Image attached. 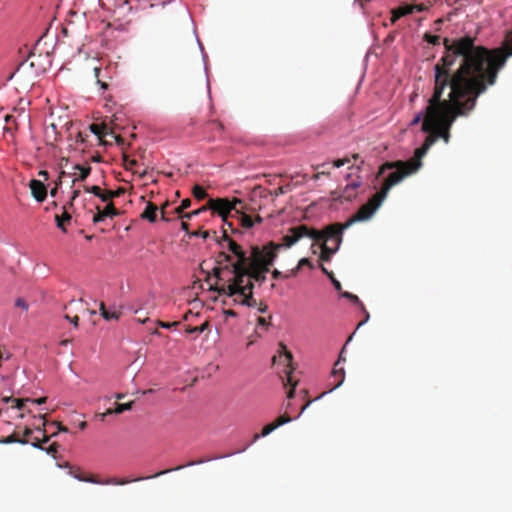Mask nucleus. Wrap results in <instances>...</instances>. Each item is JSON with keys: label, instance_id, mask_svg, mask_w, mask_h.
Masks as SVG:
<instances>
[{"label": "nucleus", "instance_id": "412c9836", "mask_svg": "<svg viewBox=\"0 0 512 512\" xmlns=\"http://www.w3.org/2000/svg\"><path fill=\"white\" fill-rule=\"evenodd\" d=\"M134 402L133 401H130L128 403H116V407L114 409H107L106 412L103 414V417L106 416V415H110V414H113V413H116V414H121L125 411H128L132 408Z\"/></svg>", "mask_w": 512, "mask_h": 512}, {"label": "nucleus", "instance_id": "473e14b6", "mask_svg": "<svg viewBox=\"0 0 512 512\" xmlns=\"http://www.w3.org/2000/svg\"><path fill=\"white\" fill-rule=\"evenodd\" d=\"M425 115H426V110L425 111H422V112H419L417 113L414 118L412 119L411 121V125L414 126V125H417L418 123L424 121V118H425Z\"/></svg>", "mask_w": 512, "mask_h": 512}, {"label": "nucleus", "instance_id": "7c9ffc66", "mask_svg": "<svg viewBox=\"0 0 512 512\" xmlns=\"http://www.w3.org/2000/svg\"><path fill=\"white\" fill-rule=\"evenodd\" d=\"M424 39H425L428 43H430V44L438 45V44H440V39H441V38H440V36H438V35H431V34L426 33V34L424 35Z\"/></svg>", "mask_w": 512, "mask_h": 512}, {"label": "nucleus", "instance_id": "4be33fe9", "mask_svg": "<svg viewBox=\"0 0 512 512\" xmlns=\"http://www.w3.org/2000/svg\"><path fill=\"white\" fill-rule=\"evenodd\" d=\"M123 193H124V189L123 188H119V189L114 190V191L113 190H106V191H104V196L102 197V201L103 202L111 201L112 199L119 197Z\"/></svg>", "mask_w": 512, "mask_h": 512}, {"label": "nucleus", "instance_id": "1a4fd4ad", "mask_svg": "<svg viewBox=\"0 0 512 512\" xmlns=\"http://www.w3.org/2000/svg\"><path fill=\"white\" fill-rule=\"evenodd\" d=\"M73 477L81 482H88L92 484H100V485H125L131 482V480L120 479L116 477H111L107 479H100L98 476L93 474H84L82 472H76L72 474Z\"/></svg>", "mask_w": 512, "mask_h": 512}, {"label": "nucleus", "instance_id": "20e7f679", "mask_svg": "<svg viewBox=\"0 0 512 512\" xmlns=\"http://www.w3.org/2000/svg\"><path fill=\"white\" fill-rule=\"evenodd\" d=\"M384 198L375 193L367 203L363 204L358 211L349 218L345 223H334L327 226V236H337L338 242H342V235L345 229L349 228L356 222L366 221L370 219L376 210L380 207Z\"/></svg>", "mask_w": 512, "mask_h": 512}, {"label": "nucleus", "instance_id": "49530a36", "mask_svg": "<svg viewBox=\"0 0 512 512\" xmlns=\"http://www.w3.org/2000/svg\"><path fill=\"white\" fill-rule=\"evenodd\" d=\"M222 270H223V269H222L221 267H215V268L213 269V273H214V276L217 278V281H220V280H221L220 274H221ZM217 283H218V282H216V284H217Z\"/></svg>", "mask_w": 512, "mask_h": 512}, {"label": "nucleus", "instance_id": "4d7b16f0", "mask_svg": "<svg viewBox=\"0 0 512 512\" xmlns=\"http://www.w3.org/2000/svg\"><path fill=\"white\" fill-rule=\"evenodd\" d=\"M223 313H224V315L226 317H236L237 316V313L234 310H231V309L224 310Z\"/></svg>", "mask_w": 512, "mask_h": 512}, {"label": "nucleus", "instance_id": "a19ab883", "mask_svg": "<svg viewBox=\"0 0 512 512\" xmlns=\"http://www.w3.org/2000/svg\"><path fill=\"white\" fill-rule=\"evenodd\" d=\"M410 5H411V8H413V12H415V11L422 12L427 9V6L424 4H410Z\"/></svg>", "mask_w": 512, "mask_h": 512}, {"label": "nucleus", "instance_id": "5fc2aeb1", "mask_svg": "<svg viewBox=\"0 0 512 512\" xmlns=\"http://www.w3.org/2000/svg\"><path fill=\"white\" fill-rule=\"evenodd\" d=\"M47 400V397H40L38 399H30L29 402H33V403H36V404H44Z\"/></svg>", "mask_w": 512, "mask_h": 512}, {"label": "nucleus", "instance_id": "de8ad7c7", "mask_svg": "<svg viewBox=\"0 0 512 512\" xmlns=\"http://www.w3.org/2000/svg\"><path fill=\"white\" fill-rule=\"evenodd\" d=\"M38 176L43 178L44 181H47L49 179V173L47 170H40L38 172Z\"/></svg>", "mask_w": 512, "mask_h": 512}, {"label": "nucleus", "instance_id": "b1692460", "mask_svg": "<svg viewBox=\"0 0 512 512\" xmlns=\"http://www.w3.org/2000/svg\"><path fill=\"white\" fill-rule=\"evenodd\" d=\"M208 328H209V322L205 321L203 324H201L199 326H194V327L188 326L186 328V333H188V334L203 333Z\"/></svg>", "mask_w": 512, "mask_h": 512}, {"label": "nucleus", "instance_id": "37998d69", "mask_svg": "<svg viewBox=\"0 0 512 512\" xmlns=\"http://www.w3.org/2000/svg\"><path fill=\"white\" fill-rule=\"evenodd\" d=\"M342 295H343V297L348 298V299H350L351 301H353L355 303L359 302V298L356 295H354V294H351L349 292H345Z\"/></svg>", "mask_w": 512, "mask_h": 512}, {"label": "nucleus", "instance_id": "a18cd8bd", "mask_svg": "<svg viewBox=\"0 0 512 512\" xmlns=\"http://www.w3.org/2000/svg\"><path fill=\"white\" fill-rule=\"evenodd\" d=\"M330 176V172L329 171H326V170H322L320 172H317L316 174L313 175V179L314 180H318L320 178V176Z\"/></svg>", "mask_w": 512, "mask_h": 512}, {"label": "nucleus", "instance_id": "a211bd4d", "mask_svg": "<svg viewBox=\"0 0 512 512\" xmlns=\"http://www.w3.org/2000/svg\"><path fill=\"white\" fill-rule=\"evenodd\" d=\"M62 215H55V220L57 227L60 228L63 232H66V224H69L71 221V214L66 210V206H63Z\"/></svg>", "mask_w": 512, "mask_h": 512}, {"label": "nucleus", "instance_id": "a878e982", "mask_svg": "<svg viewBox=\"0 0 512 512\" xmlns=\"http://www.w3.org/2000/svg\"><path fill=\"white\" fill-rule=\"evenodd\" d=\"M192 193L197 200H203L207 197L205 189L200 185H195L192 189Z\"/></svg>", "mask_w": 512, "mask_h": 512}, {"label": "nucleus", "instance_id": "6ab92c4d", "mask_svg": "<svg viewBox=\"0 0 512 512\" xmlns=\"http://www.w3.org/2000/svg\"><path fill=\"white\" fill-rule=\"evenodd\" d=\"M90 130L92 133H94L100 139H102L103 137H105L108 134H112V132L110 131V129L106 123H101V124L93 123L90 125Z\"/></svg>", "mask_w": 512, "mask_h": 512}, {"label": "nucleus", "instance_id": "c9c22d12", "mask_svg": "<svg viewBox=\"0 0 512 512\" xmlns=\"http://www.w3.org/2000/svg\"><path fill=\"white\" fill-rule=\"evenodd\" d=\"M124 166L126 169H133V167L137 166V161L134 159H129L128 156H123Z\"/></svg>", "mask_w": 512, "mask_h": 512}, {"label": "nucleus", "instance_id": "dca6fc26", "mask_svg": "<svg viewBox=\"0 0 512 512\" xmlns=\"http://www.w3.org/2000/svg\"><path fill=\"white\" fill-rule=\"evenodd\" d=\"M158 207L152 202H148L145 210L141 214V218L153 223L156 221Z\"/></svg>", "mask_w": 512, "mask_h": 512}, {"label": "nucleus", "instance_id": "f03ea898", "mask_svg": "<svg viewBox=\"0 0 512 512\" xmlns=\"http://www.w3.org/2000/svg\"><path fill=\"white\" fill-rule=\"evenodd\" d=\"M307 231L305 227L289 228L288 233L282 237V242L270 241L262 247L253 245L249 255L241 245L225 235L224 238L228 241V250L237 260L231 264L233 277L222 285L216 286L215 290L220 295L232 297L235 304L256 307L257 300L253 296V281L260 284L265 282L266 273L270 271L279 250L291 248L307 234Z\"/></svg>", "mask_w": 512, "mask_h": 512}, {"label": "nucleus", "instance_id": "e2e57ef3", "mask_svg": "<svg viewBox=\"0 0 512 512\" xmlns=\"http://www.w3.org/2000/svg\"><path fill=\"white\" fill-rule=\"evenodd\" d=\"M204 462H205V460L200 459V460H197V461H191L186 466H193V465H197V464H202Z\"/></svg>", "mask_w": 512, "mask_h": 512}, {"label": "nucleus", "instance_id": "0e129e2a", "mask_svg": "<svg viewBox=\"0 0 512 512\" xmlns=\"http://www.w3.org/2000/svg\"><path fill=\"white\" fill-rule=\"evenodd\" d=\"M32 434V430L30 428H25L24 430V438L23 439H27V437H29L30 435Z\"/></svg>", "mask_w": 512, "mask_h": 512}, {"label": "nucleus", "instance_id": "2f4dec72", "mask_svg": "<svg viewBox=\"0 0 512 512\" xmlns=\"http://www.w3.org/2000/svg\"><path fill=\"white\" fill-rule=\"evenodd\" d=\"M293 275H291V271L289 273H286V274H283L281 271L277 270V269H274L272 271V278L275 279V280H278V279H287L289 277H292Z\"/></svg>", "mask_w": 512, "mask_h": 512}, {"label": "nucleus", "instance_id": "5701e85b", "mask_svg": "<svg viewBox=\"0 0 512 512\" xmlns=\"http://www.w3.org/2000/svg\"><path fill=\"white\" fill-rule=\"evenodd\" d=\"M21 443V444H27L29 441L28 439H20L16 434H11L5 438H0L1 444H10V443Z\"/></svg>", "mask_w": 512, "mask_h": 512}, {"label": "nucleus", "instance_id": "c03bdc74", "mask_svg": "<svg viewBox=\"0 0 512 512\" xmlns=\"http://www.w3.org/2000/svg\"><path fill=\"white\" fill-rule=\"evenodd\" d=\"M52 425H54L59 432H68V428L60 422H53Z\"/></svg>", "mask_w": 512, "mask_h": 512}, {"label": "nucleus", "instance_id": "680f3d73", "mask_svg": "<svg viewBox=\"0 0 512 512\" xmlns=\"http://www.w3.org/2000/svg\"><path fill=\"white\" fill-rule=\"evenodd\" d=\"M193 216H195L194 214H192V212H188V213H185L183 215H181V219L184 220V219H191Z\"/></svg>", "mask_w": 512, "mask_h": 512}, {"label": "nucleus", "instance_id": "9d476101", "mask_svg": "<svg viewBox=\"0 0 512 512\" xmlns=\"http://www.w3.org/2000/svg\"><path fill=\"white\" fill-rule=\"evenodd\" d=\"M291 420H292L291 417L287 414H283V415L279 416L273 422L265 425L262 428V431L260 434H255L252 442L257 441L260 437H265V436L269 435L274 430H276L278 427H280L286 423H289Z\"/></svg>", "mask_w": 512, "mask_h": 512}, {"label": "nucleus", "instance_id": "3c124183", "mask_svg": "<svg viewBox=\"0 0 512 512\" xmlns=\"http://www.w3.org/2000/svg\"><path fill=\"white\" fill-rule=\"evenodd\" d=\"M209 207H208V203L205 205V206H202L201 208L197 209V210H194L192 211V214H194L195 216L201 214L202 212L208 210Z\"/></svg>", "mask_w": 512, "mask_h": 512}, {"label": "nucleus", "instance_id": "79ce46f5", "mask_svg": "<svg viewBox=\"0 0 512 512\" xmlns=\"http://www.w3.org/2000/svg\"><path fill=\"white\" fill-rule=\"evenodd\" d=\"M58 452V445L56 443L51 444L48 449L47 453L55 456V454Z\"/></svg>", "mask_w": 512, "mask_h": 512}, {"label": "nucleus", "instance_id": "39448f33", "mask_svg": "<svg viewBox=\"0 0 512 512\" xmlns=\"http://www.w3.org/2000/svg\"><path fill=\"white\" fill-rule=\"evenodd\" d=\"M305 227L307 228V234L302 237L303 238H309L313 240L314 242L321 243V254L320 259L322 261H330L331 256L338 250L341 242H338L337 236H327L326 237V230L327 226L319 231L315 228L309 227L305 224H300L297 226H293L292 228H300Z\"/></svg>", "mask_w": 512, "mask_h": 512}, {"label": "nucleus", "instance_id": "423d86ee", "mask_svg": "<svg viewBox=\"0 0 512 512\" xmlns=\"http://www.w3.org/2000/svg\"><path fill=\"white\" fill-rule=\"evenodd\" d=\"M363 164L364 160L361 159L359 164H352L349 166V170L351 172L346 176V180L349 182L343 189L342 193L337 197L338 199L351 201L356 198L357 191L362 186V178L360 176V172L362 171Z\"/></svg>", "mask_w": 512, "mask_h": 512}, {"label": "nucleus", "instance_id": "bf43d9fd", "mask_svg": "<svg viewBox=\"0 0 512 512\" xmlns=\"http://www.w3.org/2000/svg\"><path fill=\"white\" fill-rule=\"evenodd\" d=\"M321 270L325 273L329 278H332L334 275L332 272L328 271L323 265H321Z\"/></svg>", "mask_w": 512, "mask_h": 512}, {"label": "nucleus", "instance_id": "aec40b11", "mask_svg": "<svg viewBox=\"0 0 512 512\" xmlns=\"http://www.w3.org/2000/svg\"><path fill=\"white\" fill-rule=\"evenodd\" d=\"M228 229L231 230V232L233 234L235 233H239V231L237 229H234L233 228V224L231 222H229V220L227 219V223L223 222V226H222V230H223V236L221 238V240H219V244L222 248H227L228 249V241L224 238L225 235L229 238V239H232L229 235H228Z\"/></svg>", "mask_w": 512, "mask_h": 512}, {"label": "nucleus", "instance_id": "c756f323", "mask_svg": "<svg viewBox=\"0 0 512 512\" xmlns=\"http://www.w3.org/2000/svg\"><path fill=\"white\" fill-rule=\"evenodd\" d=\"M231 260H232V256L230 254L226 253L225 251H222L218 255L217 262L219 264H222V263H229V262H231Z\"/></svg>", "mask_w": 512, "mask_h": 512}, {"label": "nucleus", "instance_id": "6e6d98bb", "mask_svg": "<svg viewBox=\"0 0 512 512\" xmlns=\"http://www.w3.org/2000/svg\"><path fill=\"white\" fill-rule=\"evenodd\" d=\"M79 196H80V190L74 189L71 193L70 199H72V201H75Z\"/></svg>", "mask_w": 512, "mask_h": 512}, {"label": "nucleus", "instance_id": "8fccbe9b", "mask_svg": "<svg viewBox=\"0 0 512 512\" xmlns=\"http://www.w3.org/2000/svg\"><path fill=\"white\" fill-rule=\"evenodd\" d=\"M65 318H66L67 320H69L71 323H73V325H74L75 327H77V326H78V321H79L78 316H74V317H72V318H71L69 315H65Z\"/></svg>", "mask_w": 512, "mask_h": 512}, {"label": "nucleus", "instance_id": "393cba45", "mask_svg": "<svg viewBox=\"0 0 512 512\" xmlns=\"http://www.w3.org/2000/svg\"><path fill=\"white\" fill-rule=\"evenodd\" d=\"M185 466L184 465H180V466H177L175 468H172V469H166V470H163V471H160V472H157L156 474H154L153 476H147V477H139L137 479H134L133 481H140V480H144V479H150V478H156V477H159L161 475H164V474H167L171 471H177V470H180L182 468H184Z\"/></svg>", "mask_w": 512, "mask_h": 512}, {"label": "nucleus", "instance_id": "9b49d317", "mask_svg": "<svg viewBox=\"0 0 512 512\" xmlns=\"http://www.w3.org/2000/svg\"><path fill=\"white\" fill-rule=\"evenodd\" d=\"M119 215V211L115 208L112 202L108 203L103 209L97 207V213L93 216V223L97 224L103 222L106 218H114Z\"/></svg>", "mask_w": 512, "mask_h": 512}, {"label": "nucleus", "instance_id": "4c0bfd02", "mask_svg": "<svg viewBox=\"0 0 512 512\" xmlns=\"http://www.w3.org/2000/svg\"><path fill=\"white\" fill-rule=\"evenodd\" d=\"M102 316L106 320L118 319L119 316H120V312H117V311L110 312V311H108V312L102 313Z\"/></svg>", "mask_w": 512, "mask_h": 512}, {"label": "nucleus", "instance_id": "603ef678", "mask_svg": "<svg viewBox=\"0 0 512 512\" xmlns=\"http://www.w3.org/2000/svg\"><path fill=\"white\" fill-rule=\"evenodd\" d=\"M180 206H181V207H182V209H184V210H185V209H187V208H189V207L191 206V200H190L189 198L184 199V200L181 202Z\"/></svg>", "mask_w": 512, "mask_h": 512}, {"label": "nucleus", "instance_id": "09e8293b", "mask_svg": "<svg viewBox=\"0 0 512 512\" xmlns=\"http://www.w3.org/2000/svg\"><path fill=\"white\" fill-rule=\"evenodd\" d=\"M330 279H331V281H332V283H333L334 288H335L337 291H341V289H342L341 283H340L338 280H336V279L334 278V276H333L332 278H330Z\"/></svg>", "mask_w": 512, "mask_h": 512}, {"label": "nucleus", "instance_id": "ddd939ff", "mask_svg": "<svg viewBox=\"0 0 512 512\" xmlns=\"http://www.w3.org/2000/svg\"><path fill=\"white\" fill-rule=\"evenodd\" d=\"M341 359L342 358L340 356L339 360L335 363L334 368L331 372L330 380H331L332 388L330 389V391L340 387L342 385V383L344 382V379H345L344 369L342 367L338 368V365H339V362Z\"/></svg>", "mask_w": 512, "mask_h": 512}, {"label": "nucleus", "instance_id": "6e6552de", "mask_svg": "<svg viewBox=\"0 0 512 512\" xmlns=\"http://www.w3.org/2000/svg\"><path fill=\"white\" fill-rule=\"evenodd\" d=\"M238 206L244 209L242 200L238 198H234L231 201L227 198H210L208 200L209 209L217 213L225 223H227V218L234 217L232 212L234 211L235 213Z\"/></svg>", "mask_w": 512, "mask_h": 512}, {"label": "nucleus", "instance_id": "f704fd0d", "mask_svg": "<svg viewBox=\"0 0 512 512\" xmlns=\"http://www.w3.org/2000/svg\"><path fill=\"white\" fill-rule=\"evenodd\" d=\"M156 324L162 328H166V329H170L172 327H176L180 324V322L178 321H174V322H164V321H160V320H157L156 321Z\"/></svg>", "mask_w": 512, "mask_h": 512}, {"label": "nucleus", "instance_id": "58836bf2", "mask_svg": "<svg viewBox=\"0 0 512 512\" xmlns=\"http://www.w3.org/2000/svg\"><path fill=\"white\" fill-rule=\"evenodd\" d=\"M15 306L18 308H22L25 311H27L29 308L28 303L23 298H17L15 301Z\"/></svg>", "mask_w": 512, "mask_h": 512}, {"label": "nucleus", "instance_id": "338daca9", "mask_svg": "<svg viewBox=\"0 0 512 512\" xmlns=\"http://www.w3.org/2000/svg\"><path fill=\"white\" fill-rule=\"evenodd\" d=\"M184 209H182L181 206H178L176 209H175V213L181 218V215H183Z\"/></svg>", "mask_w": 512, "mask_h": 512}, {"label": "nucleus", "instance_id": "e433bc0d", "mask_svg": "<svg viewBox=\"0 0 512 512\" xmlns=\"http://www.w3.org/2000/svg\"><path fill=\"white\" fill-rule=\"evenodd\" d=\"M101 73V69L99 67L94 68V74L97 79V83L101 86L102 89H107L108 84L100 80L99 75Z\"/></svg>", "mask_w": 512, "mask_h": 512}, {"label": "nucleus", "instance_id": "7ed1b4c3", "mask_svg": "<svg viewBox=\"0 0 512 512\" xmlns=\"http://www.w3.org/2000/svg\"><path fill=\"white\" fill-rule=\"evenodd\" d=\"M422 166V158L418 157L417 152L407 161L385 162L379 167L377 177L383 175L387 170H393L383 180L380 190L377 192L384 199L387 197L390 189L399 184L405 177L417 172Z\"/></svg>", "mask_w": 512, "mask_h": 512}, {"label": "nucleus", "instance_id": "f3484780", "mask_svg": "<svg viewBox=\"0 0 512 512\" xmlns=\"http://www.w3.org/2000/svg\"><path fill=\"white\" fill-rule=\"evenodd\" d=\"M413 13V8H411V5H404V6H400L394 10H392V17H391V23H395L399 18L405 16V15H408V14H412Z\"/></svg>", "mask_w": 512, "mask_h": 512}, {"label": "nucleus", "instance_id": "4468645a", "mask_svg": "<svg viewBox=\"0 0 512 512\" xmlns=\"http://www.w3.org/2000/svg\"><path fill=\"white\" fill-rule=\"evenodd\" d=\"M91 173V166L90 165H80L76 164L73 166V172L71 173L72 176H74L72 180V186L76 184L77 181H84L87 179V177Z\"/></svg>", "mask_w": 512, "mask_h": 512}, {"label": "nucleus", "instance_id": "864d4df0", "mask_svg": "<svg viewBox=\"0 0 512 512\" xmlns=\"http://www.w3.org/2000/svg\"><path fill=\"white\" fill-rule=\"evenodd\" d=\"M256 306H258V311L261 313H265L268 309V306L262 302H260L259 304L257 303Z\"/></svg>", "mask_w": 512, "mask_h": 512}, {"label": "nucleus", "instance_id": "bb28decb", "mask_svg": "<svg viewBox=\"0 0 512 512\" xmlns=\"http://www.w3.org/2000/svg\"><path fill=\"white\" fill-rule=\"evenodd\" d=\"M85 192L92 193L96 197L100 198L102 200V197L104 196V191L99 186H83Z\"/></svg>", "mask_w": 512, "mask_h": 512}, {"label": "nucleus", "instance_id": "13d9d810", "mask_svg": "<svg viewBox=\"0 0 512 512\" xmlns=\"http://www.w3.org/2000/svg\"><path fill=\"white\" fill-rule=\"evenodd\" d=\"M257 323L260 326H267L268 325V322H267V320L264 317H258Z\"/></svg>", "mask_w": 512, "mask_h": 512}, {"label": "nucleus", "instance_id": "cd10ccee", "mask_svg": "<svg viewBox=\"0 0 512 512\" xmlns=\"http://www.w3.org/2000/svg\"><path fill=\"white\" fill-rule=\"evenodd\" d=\"M304 266H308L310 268L313 267L312 263L310 262V260L308 258H302L299 262H298V265L291 270V275H296L298 273V271L304 267Z\"/></svg>", "mask_w": 512, "mask_h": 512}, {"label": "nucleus", "instance_id": "ea45409f", "mask_svg": "<svg viewBox=\"0 0 512 512\" xmlns=\"http://www.w3.org/2000/svg\"><path fill=\"white\" fill-rule=\"evenodd\" d=\"M30 399L29 398H26V399H13V402H15V407L17 409H22L24 407V404L25 402H29Z\"/></svg>", "mask_w": 512, "mask_h": 512}, {"label": "nucleus", "instance_id": "0eeeda50", "mask_svg": "<svg viewBox=\"0 0 512 512\" xmlns=\"http://www.w3.org/2000/svg\"><path fill=\"white\" fill-rule=\"evenodd\" d=\"M292 353L287 350L286 346L284 344H280L279 346V355L273 357V363L281 362L283 363V371L282 373L285 374V379L283 378L284 385H290L291 388L287 392L288 398H293L295 386L297 382L293 381L292 373L294 368L292 367Z\"/></svg>", "mask_w": 512, "mask_h": 512}, {"label": "nucleus", "instance_id": "c85d7f7f", "mask_svg": "<svg viewBox=\"0 0 512 512\" xmlns=\"http://www.w3.org/2000/svg\"><path fill=\"white\" fill-rule=\"evenodd\" d=\"M289 190H290V185L280 186L274 191H267V194H269L273 197H278L279 195L287 193Z\"/></svg>", "mask_w": 512, "mask_h": 512}, {"label": "nucleus", "instance_id": "f257e3e1", "mask_svg": "<svg viewBox=\"0 0 512 512\" xmlns=\"http://www.w3.org/2000/svg\"><path fill=\"white\" fill-rule=\"evenodd\" d=\"M445 52L434 66L433 93L426 106L421 131L427 133L415 151L423 158L438 140H450V129L458 117L468 116L478 97L496 83L498 73L512 56V30L502 47L475 45V38L443 39Z\"/></svg>", "mask_w": 512, "mask_h": 512}, {"label": "nucleus", "instance_id": "72a5a7b5", "mask_svg": "<svg viewBox=\"0 0 512 512\" xmlns=\"http://www.w3.org/2000/svg\"><path fill=\"white\" fill-rule=\"evenodd\" d=\"M351 163V159L349 157H344L342 159H337V160H334L333 161V167L335 168H340L346 164H350Z\"/></svg>", "mask_w": 512, "mask_h": 512}, {"label": "nucleus", "instance_id": "2eb2a0df", "mask_svg": "<svg viewBox=\"0 0 512 512\" xmlns=\"http://www.w3.org/2000/svg\"><path fill=\"white\" fill-rule=\"evenodd\" d=\"M234 216L237 217V219L240 222V225L243 228L250 229L254 226V221H253L252 217L250 215L246 214L244 211H242L241 207H240V209L237 208Z\"/></svg>", "mask_w": 512, "mask_h": 512}, {"label": "nucleus", "instance_id": "052dcab7", "mask_svg": "<svg viewBox=\"0 0 512 512\" xmlns=\"http://www.w3.org/2000/svg\"><path fill=\"white\" fill-rule=\"evenodd\" d=\"M181 228H182V230H184V231L188 232V229H189V224H188V222H186V221L182 220V222H181Z\"/></svg>", "mask_w": 512, "mask_h": 512}, {"label": "nucleus", "instance_id": "774afa93", "mask_svg": "<svg viewBox=\"0 0 512 512\" xmlns=\"http://www.w3.org/2000/svg\"><path fill=\"white\" fill-rule=\"evenodd\" d=\"M351 159V161H358L360 159V155L358 153H354L352 154L351 157H349Z\"/></svg>", "mask_w": 512, "mask_h": 512}, {"label": "nucleus", "instance_id": "f8f14e48", "mask_svg": "<svg viewBox=\"0 0 512 512\" xmlns=\"http://www.w3.org/2000/svg\"><path fill=\"white\" fill-rule=\"evenodd\" d=\"M29 188L31 190L32 197L37 202L45 201L47 197V188L44 183L40 180L32 179L29 183Z\"/></svg>", "mask_w": 512, "mask_h": 512}, {"label": "nucleus", "instance_id": "69168bd1", "mask_svg": "<svg viewBox=\"0 0 512 512\" xmlns=\"http://www.w3.org/2000/svg\"><path fill=\"white\" fill-rule=\"evenodd\" d=\"M212 124L215 125L220 132L223 130V125L220 122L213 121Z\"/></svg>", "mask_w": 512, "mask_h": 512}]
</instances>
